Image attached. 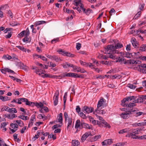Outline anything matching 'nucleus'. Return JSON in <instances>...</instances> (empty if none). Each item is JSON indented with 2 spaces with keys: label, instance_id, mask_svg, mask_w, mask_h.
Returning a JSON list of instances; mask_svg holds the SVG:
<instances>
[{
  "label": "nucleus",
  "instance_id": "0e129e2a",
  "mask_svg": "<svg viewBox=\"0 0 146 146\" xmlns=\"http://www.w3.org/2000/svg\"><path fill=\"white\" fill-rule=\"evenodd\" d=\"M41 108H42L43 110L45 111L46 112H48L49 111L48 108L46 106H42Z\"/></svg>",
  "mask_w": 146,
  "mask_h": 146
},
{
  "label": "nucleus",
  "instance_id": "a878e982",
  "mask_svg": "<svg viewBox=\"0 0 146 146\" xmlns=\"http://www.w3.org/2000/svg\"><path fill=\"white\" fill-rule=\"evenodd\" d=\"M18 117L24 120H26L29 119V118L28 117L25 116L23 115H19L18 116Z\"/></svg>",
  "mask_w": 146,
  "mask_h": 146
},
{
  "label": "nucleus",
  "instance_id": "c756f323",
  "mask_svg": "<svg viewBox=\"0 0 146 146\" xmlns=\"http://www.w3.org/2000/svg\"><path fill=\"white\" fill-rule=\"evenodd\" d=\"M15 122L21 127H22L24 125L23 123L21 120H16Z\"/></svg>",
  "mask_w": 146,
  "mask_h": 146
},
{
  "label": "nucleus",
  "instance_id": "f3484780",
  "mask_svg": "<svg viewBox=\"0 0 146 146\" xmlns=\"http://www.w3.org/2000/svg\"><path fill=\"white\" fill-rule=\"evenodd\" d=\"M6 117H8L10 119H12L13 118L17 117V115L14 113H11V114H7L5 115Z\"/></svg>",
  "mask_w": 146,
  "mask_h": 146
},
{
  "label": "nucleus",
  "instance_id": "f03ea898",
  "mask_svg": "<svg viewBox=\"0 0 146 146\" xmlns=\"http://www.w3.org/2000/svg\"><path fill=\"white\" fill-rule=\"evenodd\" d=\"M126 107L127 108L126 110L127 111L122 113L120 115L121 117L124 119H127L133 116V113L136 111L135 110H133V108H130L128 106Z\"/></svg>",
  "mask_w": 146,
  "mask_h": 146
},
{
  "label": "nucleus",
  "instance_id": "8fccbe9b",
  "mask_svg": "<svg viewBox=\"0 0 146 146\" xmlns=\"http://www.w3.org/2000/svg\"><path fill=\"white\" fill-rule=\"evenodd\" d=\"M12 32H10L8 33V34L5 36V37L7 38H10L11 36Z\"/></svg>",
  "mask_w": 146,
  "mask_h": 146
},
{
  "label": "nucleus",
  "instance_id": "cd10ccee",
  "mask_svg": "<svg viewBox=\"0 0 146 146\" xmlns=\"http://www.w3.org/2000/svg\"><path fill=\"white\" fill-rule=\"evenodd\" d=\"M102 123L105 125V127L108 128H110L111 126L110 124L107 123L106 122L105 120H103L102 121Z\"/></svg>",
  "mask_w": 146,
  "mask_h": 146
},
{
  "label": "nucleus",
  "instance_id": "b1692460",
  "mask_svg": "<svg viewBox=\"0 0 146 146\" xmlns=\"http://www.w3.org/2000/svg\"><path fill=\"white\" fill-rule=\"evenodd\" d=\"M62 113H60L58 116V121L59 122H60V123H62Z\"/></svg>",
  "mask_w": 146,
  "mask_h": 146
},
{
  "label": "nucleus",
  "instance_id": "c03bdc74",
  "mask_svg": "<svg viewBox=\"0 0 146 146\" xmlns=\"http://www.w3.org/2000/svg\"><path fill=\"white\" fill-rule=\"evenodd\" d=\"M110 54L109 55L108 57L111 58H112L113 59H117V57L115 55L113 54Z\"/></svg>",
  "mask_w": 146,
  "mask_h": 146
},
{
  "label": "nucleus",
  "instance_id": "864d4df0",
  "mask_svg": "<svg viewBox=\"0 0 146 146\" xmlns=\"http://www.w3.org/2000/svg\"><path fill=\"white\" fill-rule=\"evenodd\" d=\"M81 44L79 43H76V48L77 50H79L81 47Z\"/></svg>",
  "mask_w": 146,
  "mask_h": 146
},
{
  "label": "nucleus",
  "instance_id": "aec40b11",
  "mask_svg": "<svg viewBox=\"0 0 146 146\" xmlns=\"http://www.w3.org/2000/svg\"><path fill=\"white\" fill-rule=\"evenodd\" d=\"M139 50L141 52L145 51L146 50V44H143L141 45L139 47Z\"/></svg>",
  "mask_w": 146,
  "mask_h": 146
},
{
  "label": "nucleus",
  "instance_id": "052dcab7",
  "mask_svg": "<svg viewBox=\"0 0 146 146\" xmlns=\"http://www.w3.org/2000/svg\"><path fill=\"white\" fill-rule=\"evenodd\" d=\"M133 113H135L137 115L136 116V117L141 115L143 113L142 112L139 111V112H133Z\"/></svg>",
  "mask_w": 146,
  "mask_h": 146
},
{
  "label": "nucleus",
  "instance_id": "37998d69",
  "mask_svg": "<svg viewBox=\"0 0 146 146\" xmlns=\"http://www.w3.org/2000/svg\"><path fill=\"white\" fill-rule=\"evenodd\" d=\"M141 12L139 11L138 12L137 14L134 16L133 19H136L138 18V17H139L141 15Z\"/></svg>",
  "mask_w": 146,
  "mask_h": 146
},
{
  "label": "nucleus",
  "instance_id": "4d7b16f0",
  "mask_svg": "<svg viewBox=\"0 0 146 146\" xmlns=\"http://www.w3.org/2000/svg\"><path fill=\"white\" fill-rule=\"evenodd\" d=\"M90 121L92 122L94 125L97 124V121L95 120H93V119L92 117L91 119L90 120Z\"/></svg>",
  "mask_w": 146,
  "mask_h": 146
},
{
  "label": "nucleus",
  "instance_id": "f8f14e48",
  "mask_svg": "<svg viewBox=\"0 0 146 146\" xmlns=\"http://www.w3.org/2000/svg\"><path fill=\"white\" fill-rule=\"evenodd\" d=\"M74 4L77 6H80L81 9H82L84 8V5L81 3V1L78 0H74Z\"/></svg>",
  "mask_w": 146,
  "mask_h": 146
},
{
  "label": "nucleus",
  "instance_id": "09e8293b",
  "mask_svg": "<svg viewBox=\"0 0 146 146\" xmlns=\"http://www.w3.org/2000/svg\"><path fill=\"white\" fill-rule=\"evenodd\" d=\"M128 86L131 89H134L136 88V86L135 85L131 84H128Z\"/></svg>",
  "mask_w": 146,
  "mask_h": 146
},
{
  "label": "nucleus",
  "instance_id": "6e6d98bb",
  "mask_svg": "<svg viewBox=\"0 0 146 146\" xmlns=\"http://www.w3.org/2000/svg\"><path fill=\"white\" fill-rule=\"evenodd\" d=\"M124 143H117L116 144H114L113 145V146H123Z\"/></svg>",
  "mask_w": 146,
  "mask_h": 146
},
{
  "label": "nucleus",
  "instance_id": "6e6552de",
  "mask_svg": "<svg viewBox=\"0 0 146 146\" xmlns=\"http://www.w3.org/2000/svg\"><path fill=\"white\" fill-rule=\"evenodd\" d=\"M94 109L93 108L89 107L87 106H85L84 107L83 111H85L86 113H88L94 111Z\"/></svg>",
  "mask_w": 146,
  "mask_h": 146
},
{
  "label": "nucleus",
  "instance_id": "1a4fd4ad",
  "mask_svg": "<svg viewBox=\"0 0 146 146\" xmlns=\"http://www.w3.org/2000/svg\"><path fill=\"white\" fill-rule=\"evenodd\" d=\"M112 140L111 139H108L105 140L102 142V145L103 146L110 145L113 143Z\"/></svg>",
  "mask_w": 146,
  "mask_h": 146
},
{
  "label": "nucleus",
  "instance_id": "dca6fc26",
  "mask_svg": "<svg viewBox=\"0 0 146 146\" xmlns=\"http://www.w3.org/2000/svg\"><path fill=\"white\" fill-rule=\"evenodd\" d=\"M142 129L141 128H138L136 129H134L132 130L131 133L135 134H138L139 133L141 132V131L142 130Z\"/></svg>",
  "mask_w": 146,
  "mask_h": 146
},
{
  "label": "nucleus",
  "instance_id": "f704fd0d",
  "mask_svg": "<svg viewBox=\"0 0 146 146\" xmlns=\"http://www.w3.org/2000/svg\"><path fill=\"white\" fill-rule=\"evenodd\" d=\"M2 58H3L5 60H6V59L10 60L12 58V57L11 56H10L8 54H7L6 55H4L3 56Z\"/></svg>",
  "mask_w": 146,
  "mask_h": 146
},
{
  "label": "nucleus",
  "instance_id": "5fc2aeb1",
  "mask_svg": "<svg viewBox=\"0 0 146 146\" xmlns=\"http://www.w3.org/2000/svg\"><path fill=\"white\" fill-rule=\"evenodd\" d=\"M84 135H85V136L86 137V138L88 137L90 135L91 136H92L91 134V132L90 131L86 132Z\"/></svg>",
  "mask_w": 146,
  "mask_h": 146
},
{
  "label": "nucleus",
  "instance_id": "680f3d73",
  "mask_svg": "<svg viewBox=\"0 0 146 146\" xmlns=\"http://www.w3.org/2000/svg\"><path fill=\"white\" fill-rule=\"evenodd\" d=\"M139 59L142 60L146 61V56H141L139 57Z\"/></svg>",
  "mask_w": 146,
  "mask_h": 146
},
{
  "label": "nucleus",
  "instance_id": "20e7f679",
  "mask_svg": "<svg viewBox=\"0 0 146 146\" xmlns=\"http://www.w3.org/2000/svg\"><path fill=\"white\" fill-rule=\"evenodd\" d=\"M64 116L65 120V122H68V125L67 127V129L70 130L72 126V119L71 118H69L68 117V115L67 112H65L64 114Z\"/></svg>",
  "mask_w": 146,
  "mask_h": 146
},
{
  "label": "nucleus",
  "instance_id": "4c0bfd02",
  "mask_svg": "<svg viewBox=\"0 0 146 146\" xmlns=\"http://www.w3.org/2000/svg\"><path fill=\"white\" fill-rule=\"evenodd\" d=\"M11 127L13 129L17 128H18V126L17 123H12L10 124Z\"/></svg>",
  "mask_w": 146,
  "mask_h": 146
},
{
  "label": "nucleus",
  "instance_id": "412c9836",
  "mask_svg": "<svg viewBox=\"0 0 146 146\" xmlns=\"http://www.w3.org/2000/svg\"><path fill=\"white\" fill-rule=\"evenodd\" d=\"M7 111L9 113H17V111L16 109L15 108H9Z\"/></svg>",
  "mask_w": 146,
  "mask_h": 146
},
{
  "label": "nucleus",
  "instance_id": "473e14b6",
  "mask_svg": "<svg viewBox=\"0 0 146 146\" xmlns=\"http://www.w3.org/2000/svg\"><path fill=\"white\" fill-rule=\"evenodd\" d=\"M129 130L127 129H123L120 130L119 132L118 133L119 134H123L124 133H127Z\"/></svg>",
  "mask_w": 146,
  "mask_h": 146
},
{
  "label": "nucleus",
  "instance_id": "7ed1b4c3",
  "mask_svg": "<svg viewBox=\"0 0 146 146\" xmlns=\"http://www.w3.org/2000/svg\"><path fill=\"white\" fill-rule=\"evenodd\" d=\"M105 49V54H114L116 52L114 45L107 46Z\"/></svg>",
  "mask_w": 146,
  "mask_h": 146
},
{
  "label": "nucleus",
  "instance_id": "4468645a",
  "mask_svg": "<svg viewBox=\"0 0 146 146\" xmlns=\"http://www.w3.org/2000/svg\"><path fill=\"white\" fill-rule=\"evenodd\" d=\"M73 69L74 70H77V71L78 72H80L82 73L86 72V71L84 69L81 68L80 67L76 66H74Z\"/></svg>",
  "mask_w": 146,
  "mask_h": 146
},
{
  "label": "nucleus",
  "instance_id": "3c124183",
  "mask_svg": "<svg viewBox=\"0 0 146 146\" xmlns=\"http://www.w3.org/2000/svg\"><path fill=\"white\" fill-rule=\"evenodd\" d=\"M8 68H5L3 69H1V72L3 74H6V73L7 72Z\"/></svg>",
  "mask_w": 146,
  "mask_h": 146
},
{
  "label": "nucleus",
  "instance_id": "58836bf2",
  "mask_svg": "<svg viewBox=\"0 0 146 146\" xmlns=\"http://www.w3.org/2000/svg\"><path fill=\"white\" fill-rule=\"evenodd\" d=\"M131 138L133 139H137L138 137V135H136V134H133L131 132Z\"/></svg>",
  "mask_w": 146,
  "mask_h": 146
},
{
  "label": "nucleus",
  "instance_id": "393cba45",
  "mask_svg": "<svg viewBox=\"0 0 146 146\" xmlns=\"http://www.w3.org/2000/svg\"><path fill=\"white\" fill-rule=\"evenodd\" d=\"M80 124L81 123L80 120L78 119L77 120L76 122L75 128L76 129L78 128L79 127L80 128Z\"/></svg>",
  "mask_w": 146,
  "mask_h": 146
},
{
  "label": "nucleus",
  "instance_id": "39448f33",
  "mask_svg": "<svg viewBox=\"0 0 146 146\" xmlns=\"http://www.w3.org/2000/svg\"><path fill=\"white\" fill-rule=\"evenodd\" d=\"M65 76L81 78H83L84 77L82 76L78 75L77 74L74 73H69L64 74L62 77H65Z\"/></svg>",
  "mask_w": 146,
  "mask_h": 146
},
{
  "label": "nucleus",
  "instance_id": "ea45409f",
  "mask_svg": "<svg viewBox=\"0 0 146 146\" xmlns=\"http://www.w3.org/2000/svg\"><path fill=\"white\" fill-rule=\"evenodd\" d=\"M53 59L57 62H59L60 60H61L59 58H58V57L55 55H53Z\"/></svg>",
  "mask_w": 146,
  "mask_h": 146
},
{
  "label": "nucleus",
  "instance_id": "9d476101",
  "mask_svg": "<svg viewBox=\"0 0 146 146\" xmlns=\"http://www.w3.org/2000/svg\"><path fill=\"white\" fill-rule=\"evenodd\" d=\"M113 41L115 44L114 47L115 49L121 48L123 47L122 44L119 43L118 40H114Z\"/></svg>",
  "mask_w": 146,
  "mask_h": 146
},
{
  "label": "nucleus",
  "instance_id": "bf43d9fd",
  "mask_svg": "<svg viewBox=\"0 0 146 146\" xmlns=\"http://www.w3.org/2000/svg\"><path fill=\"white\" fill-rule=\"evenodd\" d=\"M25 31V36H28L30 32L29 30V29L28 28L27 29L26 31Z\"/></svg>",
  "mask_w": 146,
  "mask_h": 146
},
{
  "label": "nucleus",
  "instance_id": "9b49d317",
  "mask_svg": "<svg viewBox=\"0 0 146 146\" xmlns=\"http://www.w3.org/2000/svg\"><path fill=\"white\" fill-rule=\"evenodd\" d=\"M104 99L103 98L99 100L97 104V108L96 109L95 111H98V109L102 107L103 103L104 102Z\"/></svg>",
  "mask_w": 146,
  "mask_h": 146
},
{
  "label": "nucleus",
  "instance_id": "a19ab883",
  "mask_svg": "<svg viewBox=\"0 0 146 146\" xmlns=\"http://www.w3.org/2000/svg\"><path fill=\"white\" fill-rule=\"evenodd\" d=\"M65 56L71 57H74L75 56V55L72 54L71 53L68 52H66Z\"/></svg>",
  "mask_w": 146,
  "mask_h": 146
},
{
  "label": "nucleus",
  "instance_id": "49530a36",
  "mask_svg": "<svg viewBox=\"0 0 146 146\" xmlns=\"http://www.w3.org/2000/svg\"><path fill=\"white\" fill-rule=\"evenodd\" d=\"M79 115L83 119H86V115L84 114L83 112H80L79 113Z\"/></svg>",
  "mask_w": 146,
  "mask_h": 146
},
{
  "label": "nucleus",
  "instance_id": "f257e3e1",
  "mask_svg": "<svg viewBox=\"0 0 146 146\" xmlns=\"http://www.w3.org/2000/svg\"><path fill=\"white\" fill-rule=\"evenodd\" d=\"M143 100L142 96L138 97L133 96L127 97L121 101V104L123 107L133 108L136 106L135 103L142 102Z\"/></svg>",
  "mask_w": 146,
  "mask_h": 146
},
{
  "label": "nucleus",
  "instance_id": "e2e57ef3",
  "mask_svg": "<svg viewBox=\"0 0 146 146\" xmlns=\"http://www.w3.org/2000/svg\"><path fill=\"white\" fill-rule=\"evenodd\" d=\"M76 111L78 113V114L79 113H79L80 112V108L79 106H76Z\"/></svg>",
  "mask_w": 146,
  "mask_h": 146
},
{
  "label": "nucleus",
  "instance_id": "c85d7f7f",
  "mask_svg": "<svg viewBox=\"0 0 146 146\" xmlns=\"http://www.w3.org/2000/svg\"><path fill=\"white\" fill-rule=\"evenodd\" d=\"M0 146H8L1 138H0Z\"/></svg>",
  "mask_w": 146,
  "mask_h": 146
},
{
  "label": "nucleus",
  "instance_id": "69168bd1",
  "mask_svg": "<svg viewBox=\"0 0 146 146\" xmlns=\"http://www.w3.org/2000/svg\"><path fill=\"white\" fill-rule=\"evenodd\" d=\"M8 7V6L7 5H6L4 6H2L0 7V11H1V10L5 8V9H7Z\"/></svg>",
  "mask_w": 146,
  "mask_h": 146
},
{
  "label": "nucleus",
  "instance_id": "79ce46f5",
  "mask_svg": "<svg viewBox=\"0 0 146 146\" xmlns=\"http://www.w3.org/2000/svg\"><path fill=\"white\" fill-rule=\"evenodd\" d=\"M41 76L44 78H47V77L49 78V75H50V74H45L42 72L41 73Z\"/></svg>",
  "mask_w": 146,
  "mask_h": 146
},
{
  "label": "nucleus",
  "instance_id": "2f4dec72",
  "mask_svg": "<svg viewBox=\"0 0 146 146\" xmlns=\"http://www.w3.org/2000/svg\"><path fill=\"white\" fill-rule=\"evenodd\" d=\"M58 97L57 96H55V98H54L53 100H54V106H56L58 103Z\"/></svg>",
  "mask_w": 146,
  "mask_h": 146
},
{
  "label": "nucleus",
  "instance_id": "603ef678",
  "mask_svg": "<svg viewBox=\"0 0 146 146\" xmlns=\"http://www.w3.org/2000/svg\"><path fill=\"white\" fill-rule=\"evenodd\" d=\"M58 52L59 53L61 52L60 54L63 55H64V56L66 55V52H65L64 51H63L62 50L60 49V50H59L58 51Z\"/></svg>",
  "mask_w": 146,
  "mask_h": 146
},
{
  "label": "nucleus",
  "instance_id": "bb28decb",
  "mask_svg": "<svg viewBox=\"0 0 146 146\" xmlns=\"http://www.w3.org/2000/svg\"><path fill=\"white\" fill-rule=\"evenodd\" d=\"M143 122L141 123H134L133 124V126H134L135 127H137V126H143Z\"/></svg>",
  "mask_w": 146,
  "mask_h": 146
},
{
  "label": "nucleus",
  "instance_id": "a211bd4d",
  "mask_svg": "<svg viewBox=\"0 0 146 146\" xmlns=\"http://www.w3.org/2000/svg\"><path fill=\"white\" fill-rule=\"evenodd\" d=\"M72 144V146H79L80 145V142L78 140H73Z\"/></svg>",
  "mask_w": 146,
  "mask_h": 146
},
{
  "label": "nucleus",
  "instance_id": "774afa93",
  "mask_svg": "<svg viewBox=\"0 0 146 146\" xmlns=\"http://www.w3.org/2000/svg\"><path fill=\"white\" fill-rule=\"evenodd\" d=\"M86 65H87V66H89L90 67H91V68H93V67H94V65L92 64V63H87Z\"/></svg>",
  "mask_w": 146,
  "mask_h": 146
},
{
  "label": "nucleus",
  "instance_id": "c9c22d12",
  "mask_svg": "<svg viewBox=\"0 0 146 146\" xmlns=\"http://www.w3.org/2000/svg\"><path fill=\"white\" fill-rule=\"evenodd\" d=\"M136 39L134 38L131 41L132 44L133 46L135 48H136L137 46V43L136 41Z\"/></svg>",
  "mask_w": 146,
  "mask_h": 146
},
{
  "label": "nucleus",
  "instance_id": "e433bc0d",
  "mask_svg": "<svg viewBox=\"0 0 146 146\" xmlns=\"http://www.w3.org/2000/svg\"><path fill=\"white\" fill-rule=\"evenodd\" d=\"M25 31H22L21 33L17 35V36L18 37H22L25 34Z\"/></svg>",
  "mask_w": 146,
  "mask_h": 146
},
{
  "label": "nucleus",
  "instance_id": "2eb2a0df",
  "mask_svg": "<svg viewBox=\"0 0 146 146\" xmlns=\"http://www.w3.org/2000/svg\"><path fill=\"white\" fill-rule=\"evenodd\" d=\"M62 65L64 68H67L68 67H72L74 68V65L73 64L68 63L67 62H66L65 64H62Z\"/></svg>",
  "mask_w": 146,
  "mask_h": 146
},
{
  "label": "nucleus",
  "instance_id": "7c9ffc66",
  "mask_svg": "<svg viewBox=\"0 0 146 146\" xmlns=\"http://www.w3.org/2000/svg\"><path fill=\"white\" fill-rule=\"evenodd\" d=\"M123 53L124 54H123L124 56L125 57H126L128 58H131L130 55L132 54L131 53L127 52H125V53Z\"/></svg>",
  "mask_w": 146,
  "mask_h": 146
},
{
  "label": "nucleus",
  "instance_id": "5701e85b",
  "mask_svg": "<svg viewBox=\"0 0 146 146\" xmlns=\"http://www.w3.org/2000/svg\"><path fill=\"white\" fill-rule=\"evenodd\" d=\"M45 23H46V22L44 21H39L36 22L35 23V26L36 27L38 25H39L41 24H43Z\"/></svg>",
  "mask_w": 146,
  "mask_h": 146
},
{
  "label": "nucleus",
  "instance_id": "4be33fe9",
  "mask_svg": "<svg viewBox=\"0 0 146 146\" xmlns=\"http://www.w3.org/2000/svg\"><path fill=\"white\" fill-rule=\"evenodd\" d=\"M102 108L101 107V108L98 109V111H95L97 113L99 114H104L106 113V111L104 110H101V109Z\"/></svg>",
  "mask_w": 146,
  "mask_h": 146
},
{
  "label": "nucleus",
  "instance_id": "338daca9",
  "mask_svg": "<svg viewBox=\"0 0 146 146\" xmlns=\"http://www.w3.org/2000/svg\"><path fill=\"white\" fill-rule=\"evenodd\" d=\"M33 124V120L30 119V121L29 122V127H30V126H32Z\"/></svg>",
  "mask_w": 146,
  "mask_h": 146
},
{
  "label": "nucleus",
  "instance_id": "0eeeda50",
  "mask_svg": "<svg viewBox=\"0 0 146 146\" xmlns=\"http://www.w3.org/2000/svg\"><path fill=\"white\" fill-rule=\"evenodd\" d=\"M83 128H84L86 129H93L92 125H89L86 123L81 122L80 124V129H82Z\"/></svg>",
  "mask_w": 146,
  "mask_h": 146
},
{
  "label": "nucleus",
  "instance_id": "6ab92c4d",
  "mask_svg": "<svg viewBox=\"0 0 146 146\" xmlns=\"http://www.w3.org/2000/svg\"><path fill=\"white\" fill-rule=\"evenodd\" d=\"M0 99L2 101L5 102L7 100H10V98L7 96H0Z\"/></svg>",
  "mask_w": 146,
  "mask_h": 146
},
{
  "label": "nucleus",
  "instance_id": "423d86ee",
  "mask_svg": "<svg viewBox=\"0 0 146 146\" xmlns=\"http://www.w3.org/2000/svg\"><path fill=\"white\" fill-rule=\"evenodd\" d=\"M27 105L29 106H36L38 108H42L44 106L43 104L40 102L39 103H38L37 102H33L28 101V102L27 103Z\"/></svg>",
  "mask_w": 146,
  "mask_h": 146
},
{
  "label": "nucleus",
  "instance_id": "72a5a7b5",
  "mask_svg": "<svg viewBox=\"0 0 146 146\" xmlns=\"http://www.w3.org/2000/svg\"><path fill=\"white\" fill-rule=\"evenodd\" d=\"M16 47L18 48L20 50H22L24 52H26L27 49L26 48H24L23 46H16Z\"/></svg>",
  "mask_w": 146,
  "mask_h": 146
},
{
  "label": "nucleus",
  "instance_id": "ddd939ff",
  "mask_svg": "<svg viewBox=\"0 0 146 146\" xmlns=\"http://www.w3.org/2000/svg\"><path fill=\"white\" fill-rule=\"evenodd\" d=\"M17 100H18V102H17V103L19 104H22L21 102H26V105H27V103L28 102V100L26 98H19L18 99H16Z\"/></svg>",
  "mask_w": 146,
  "mask_h": 146
},
{
  "label": "nucleus",
  "instance_id": "13d9d810",
  "mask_svg": "<svg viewBox=\"0 0 146 146\" xmlns=\"http://www.w3.org/2000/svg\"><path fill=\"white\" fill-rule=\"evenodd\" d=\"M86 137L85 136V135H83L82 136L81 138V142H83L84 141L86 140Z\"/></svg>",
  "mask_w": 146,
  "mask_h": 146
},
{
  "label": "nucleus",
  "instance_id": "a18cd8bd",
  "mask_svg": "<svg viewBox=\"0 0 146 146\" xmlns=\"http://www.w3.org/2000/svg\"><path fill=\"white\" fill-rule=\"evenodd\" d=\"M125 59L124 58L122 59V58H121L120 57H119L117 58V59L116 61V62H121V64H122V61H124Z\"/></svg>",
  "mask_w": 146,
  "mask_h": 146
},
{
  "label": "nucleus",
  "instance_id": "de8ad7c7",
  "mask_svg": "<svg viewBox=\"0 0 146 146\" xmlns=\"http://www.w3.org/2000/svg\"><path fill=\"white\" fill-rule=\"evenodd\" d=\"M101 137V135H96L93 137V139L94 141H96L97 139Z\"/></svg>",
  "mask_w": 146,
  "mask_h": 146
}]
</instances>
